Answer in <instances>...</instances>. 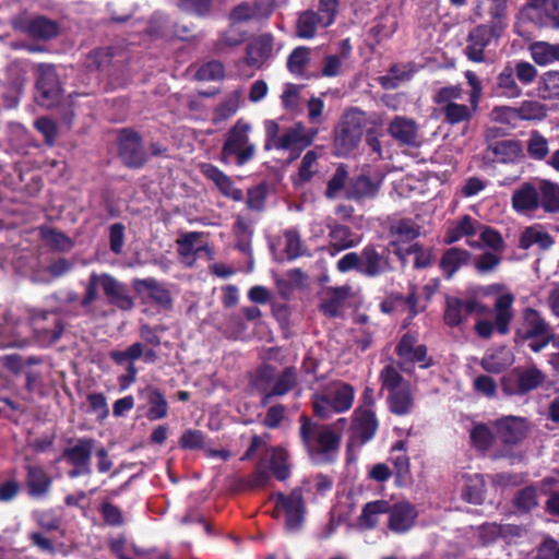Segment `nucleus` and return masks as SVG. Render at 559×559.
<instances>
[{"label":"nucleus","instance_id":"nucleus-1","mask_svg":"<svg viewBox=\"0 0 559 559\" xmlns=\"http://www.w3.org/2000/svg\"><path fill=\"white\" fill-rule=\"evenodd\" d=\"M346 427V419L341 418L332 426L317 425L308 417H301L300 438L309 455L314 460H321L340 447V433Z\"/></svg>","mask_w":559,"mask_h":559},{"label":"nucleus","instance_id":"nucleus-2","mask_svg":"<svg viewBox=\"0 0 559 559\" xmlns=\"http://www.w3.org/2000/svg\"><path fill=\"white\" fill-rule=\"evenodd\" d=\"M251 131V124L242 119L231 127L222 147L221 159L224 164L235 162L238 166H242L253 158L257 147L250 141Z\"/></svg>","mask_w":559,"mask_h":559},{"label":"nucleus","instance_id":"nucleus-3","mask_svg":"<svg viewBox=\"0 0 559 559\" xmlns=\"http://www.w3.org/2000/svg\"><path fill=\"white\" fill-rule=\"evenodd\" d=\"M464 90L459 86H447L440 88L433 96V102L440 107L444 121L450 124H457L469 121L478 108V103L468 100L464 104Z\"/></svg>","mask_w":559,"mask_h":559},{"label":"nucleus","instance_id":"nucleus-4","mask_svg":"<svg viewBox=\"0 0 559 559\" xmlns=\"http://www.w3.org/2000/svg\"><path fill=\"white\" fill-rule=\"evenodd\" d=\"M552 337L550 325L537 310L527 308L523 311V322L515 332L516 342L530 341L528 347L538 353L552 341Z\"/></svg>","mask_w":559,"mask_h":559},{"label":"nucleus","instance_id":"nucleus-5","mask_svg":"<svg viewBox=\"0 0 559 559\" xmlns=\"http://www.w3.org/2000/svg\"><path fill=\"white\" fill-rule=\"evenodd\" d=\"M354 388L347 383H335L326 392L313 400V412L322 418L329 419L334 414L347 412L354 402Z\"/></svg>","mask_w":559,"mask_h":559},{"label":"nucleus","instance_id":"nucleus-6","mask_svg":"<svg viewBox=\"0 0 559 559\" xmlns=\"http://www.w3.org/2000/svg\"><path fill=\"white\" fill-rule=\"evenodd\" d=\"M507 27V23H501L490 19L489 24H480L473 28L467 37L465 53L471 61H485V49L497 40Z\"/></svg>","mask_w":559,"mask_h":559},{"label":"nucleus","instance_id":"nucleus-7","mask_svg":"<svg viewBox=\"0 0 559 559\" xmlns=\"http://www.w3.org/2000/svg\"><path fill=\"white\" fill-rule=\"evenodd\" d=\"M497 439L503 448L492 454L493 457H506L510 454V448L523 441L528 432V426L524 418L506 416L492 421Z\"/></svg>","mask_w":559,"mask_h":559},{"label":"nucleus","instance_id":"nucleus-8","mask_svg":"<svg viewBox=\"0 0 559 559\" xmlns=\"http://www.w3.org/2000/svg\"><path fill=\"white\" fill-rule=\"evenodd\" d=\"M36 80V99L44 107H52L60 102L61 87L55 67L48 63L35 66Z\"/></svg>","mask_w":559,"mask_h":559},{"label":"nucleus","instance_id":"nucleus-9","mask_svg":"<svg viewBox=\"0 0 559 559\" xmlns=\"http://www.w3.org/2000/svg\"><path fill=\"white\" fill-rule=\"evenodd\" d=\"M318 134L317 128H307L304 123L297 122L285 129L275 144V150L289 151L290 158H297L301 151L310 146Z\"/></svg>","mask_w":559,"mask_h":559},{"label":"nucleus","instance_id":"nucleus-10","mask_svg":"<svg viewBox=\"0 0 559 559\" xmlns=\"http://www.w3.org/2000/svg\"><path fill=\"white\" fill-rule=\"evenodd\" d=\"M276 511L282 509L286 514L285 528L289 532L297 531L304 521L305 504L299 488H295L288 496L281 492L274 495Z\"/></svg>","mask_w":559,"mask_h":559},{"label":"nucleus","instance_id":"nucleus-11","mask_svg":"<svg viewBox=\"0 0 559 559\" xmlns=\"http://www.w3.org/2000/svg\"><path fill=\"white\" fill-rule=\"evenodd\" d=\"M14 28L26 35L43 40H49L59 33L58 24L45 16H19L13 22Z\"/></svg>","mask_w":559,"mask_h":559},{"label":"nucleus","instance_id":"nucleus-12","mask_svg":"<svg viewBox=\"0 0 559 559\" xmlns=\"http://www.w3.org/2000/svg\"><path fill=\"white\" fill-rule=\"evenodd\" d=\"M378 430V420L373 409L357 407L352 417V443L364 444L371 440Z\"/></svg>","mask_w":559,"mask_h":559},{"label":"nucleus","instance_id":"nucleus-13","mask_svg":"<svg viewBox=\"0 0 559 559\" xmlns=\"http://www.w3.org/2000/svg\"><path fill=\"white\" fill-rule=\"evenodd\" d=\"M386 514L388 527L395 534L408 532L415 525L418 516L416 508L407 501H402L393 506L389 502Z\"/></svg>","mask_w":559,"mask_h":559},{"label":"nucleus","instance_id":"nucleus-14","mask_svg":"<svg viewBox=\"0 0 559 559\" xmlns=\"http://www.w3.org/2000/svg\"><path fill=\"white\" fill-rule=\"evenodd\" d=\"M523 13L538 24L559 28V0H526Z\"/></svg>","mask_w":559,"mask_h":559},{"label":"nucleus","instance_id":"nucleus-15","mask_svg":"<svg viewBox=\"0 0 559 559\" xmlns=\"http://www.w3.org/2000/svg\"><path fill=\"white\" fill-rule=\"evenodd\" d=\"M273 36L262 34L248 45L245 62L252 69H260L273 57Z\"/></svg>","mask_w":559,"mask_h":559},{"label":"nucleus","instance_id":"nucleus-16","mask_svg":"<svg viewBox=\"0 0 559 559\" xmlns=\"http://www.w3.org/2000/svg\"><path fill=\"white\" fill-rule=\"evenodd\" d=\"M119 151L124 164L129 167H140L145 163V154L139 135L130 130L119 134Z\"/></svg>","mask_w":559,"mask_h":559},{"label":"nucleus","instance_id":"nucleus-17","mask_svg":"<svg viewBox=\"0 0 559 559\" xmlns=\"http://www.w3.org/2000/svg\"><path fill=\"white\" fill-rule=\"evenodd\" d=\"M480 311L481 307L475 299L462 300L456 297H448L444 321L450 326H457L466 320L468 314Z\"/></svg>","mask_w":559,"mask_h":559},{"label":"nucleus","instance_id":"nucleus-18","mask_svg":"<svg viewBox=\"0 0 559 559\" xmlns=\"http://www.w3.org/2000/svg\"><path fill=\"white\" fill-rule=\"evenodd\" d=\"M381 183L382 178L379 176L358 175L347 183L346 198L357 201L374 198L379 192Z\"/></svg>","mask_w":559,"mask_h":559},{"label":"nucleus","instance_id":"nucleus-19","mask_svg":"<svg viewBox=\"0 0 559 559\" xmlns=\"http://www.w3.org/2000/svg\"><path fill=\"white\" fill-rule=\"evenodd\" d=\"M513 210L519 214H530L540 207L537 181L525 182L515 189L511 199Z\"/></svg>","mask_w":559,"mask_h":559},{"label":"nucleus","instance_id":"nucleus-20","mask_svg":"<svg viewBox=\"0 0 559 559\" xmlns=\"http://www.w3.org/2000/svg\"><path fill=\"white\" fill-rule=\"evenodd\" d=\"M133 288L139 295L153 300L164 309H170L173 306L169 290L155 278L134 280Z\"/></svg>","mask_w":559,"mask_h":559},{"label":"nucleus","instance_id":"nucleus-21","mask_svg":"<svg viewBox=\"0 0 559 559\" xmlns=\"http://www.w3.org/2000/svg\"><path fill=\"white\" fill-rule=\"evenodd\" d=\"M389 510V501L379 499L367 502L357 516L353 527L360 532L374 530L383 514Z\"/></svg>","mask_w":559,"mask_h":559},{"label":"nucleus","instance_id":"nucleus-22","mask_svg":"<svg viewBox=\"0 0 559 559\" xmlns=\"http://www.w3.org/2000/svg\"><path fill=\"white\" fill-rule=\"evenodd\" d=\"M480 222L469 215H464L451 222L447 228L443 241L448 245L454 243L462 238L474 237L480 230Z\"/></svg>","mask_w":559,"mask_h":559},{"label":"nucleus","instance_id":"nucleus-23","mask_svg":"<svg viewBox=\"0 0 559 559\" xmlns=\"http://www.w3.org/2000/svg\"><path fill=\"white\" fill-rule=\"evenodd\" d=\"M103 292L109 302L121 310H130L134 306L127 287L109 274H103Z\"/></svg>","mask_w":559,"mask_h":559},{"label":"nucleus","instance_id":"nucleus-24","mask_svg":"<svg viewBox=\"0 0 559 559\" xmlns=\"http://www.w3.org/2000/svg\"><path fill=\"white\" fill-rule=\"evenodd\" d=\"M390 135L401 144L416 145L418 142V126L415 120L397 116L389 124Z\"/></svg>","mask_w":559,"mask_h":559},{"label":"nucleus","instance_id":"nucleus-25","mask_svg":"<svg viewBox=\"0 0 559 559\" xmlns=\"http://www.w3.org/2000/svg\"><path fill=\"white\" fill-rule=\"evenodd\" d=\"M203 175L212 180L218 190L227 198H230L235 201L242 200V191L237 189L231 179L225 175L221 169L211 164L202 165Z\"/></svg>","mask_w":559,"mask_h":559},{"label":"nucleus","instance_id":"nucleus-26","mask_svg":"<svg viewBox=\"0 0 559 559\" xmlns=\"http://www.w3.org/2000/svg\"><path fill=\"white\" fill-rule=\"evenodd\" d=\"M554 243V238L544 228V226L539 224L526 227L520 237V247L522 249H528L533 246H537L542 250H547Z\"/></svg>","mask_w":559,"mask_h":559},{"label":"nucleus","instance_id":"nucleus-27","mask_svg":"<svg viewBox=\"0 0 559 559\" xmlns=\"http://www.w3.org/2000/svg\"><path fill=\"white\" fill-rule=\"evenodd\" d=\"M472 260V254L461 248L448 249L441 260L440 267L448 278H451L461 267L468 265Z\"/></svg>","mask_w":559,"mask_h":559},{"label":"nucleus","instance_id":"nucleus-28","mask_svg":"<svg viewBox=\"0 0 559 559\" xmlns=\"http://www.w3.org/2000/svg\"><path fill=\"white\" fill-rule=\"evenodd\" d=\"M202 236L201 233L190 231L183 234L177 239L178 253L181 258V262L187 266H192L197 260V254L201 250H206L205 246H198L197 242Z\"/></svg>","mask_w":559,"mask_h":559},{"label":"nucleus","instance_id":"nucleus-29","mask_svg":"<svg viewBox=\"0 0 559 559\" xmlns=\"http://www.w3.org/2000/svg\"><path fill=\"white\" fill-rule=\"evenodd\" d=\"M360 272L376 276L390 270L388 259L379 254L372 247H366L360 255Z\"/></svg>","mask_w":559,"mask_h":559},{"label":"nucleus","instance_id":"nucleus-30","mask_svg":"<svg viewBox=\"0 0 559 559\" xmlns=\"http://www.w3.org/2000/svg\"><path fill=\"white\" fill-rule=\"evenodd\" d=\"M513 355L506 346H499L488 350L481 359V367L489 372H500L511 366Z\"/></svg>","mask_w":559,"mask_h":559},{"label":"nucleus","instance_id":"nucleus-31","mask_svg":"<svg viewBox=\"0 0 559 559\" xmlns=\"http://www.w3.org/2000/svg\"><path fill=\"white\" fill-rule=\"evenodd\" d=\"M514 296L511 293L500 295L495 302V323L500 334L509 332V324L513 318L512 305Z\"/></svg>","mask_w":559,"mask_h":559},{"label":"nucleus","instance_id":"nucleus-32","mask_svg":"<svg viewBox=\"0 0 559 559\" xmlns=\"http://www.w3.org/2000/svg\"><path fill=\"white\" fill-rule=\"evenodd\" d=\"M265 461L270 464L274 476L283 481L290 475V464L287 451L282 447H273L267 449Z\"/></svg>","mask_w":559,"mask_h":559},{"label":"nucleus","instance_id":"nucleus-33","mask_svg":"<svg viewBox=\"0 0 559 559\" xmlns=\"http://www.w3.org/2000/svg\"><path fill=\"white\" fill-rule=\"evenodd\" d=\"M539 205L548 213L559 212V185L547 179L537 180Z\"/></svg>","mask_w":559,"mask_h":559},{"label":"nucleus","instance_id":"nucleus-34","mask_svg":"<svg viewBox=\"0 0 559 559\" xmlns=\"http://www.w3.org/2000/svg\"><path fill=\"white\" fill-rule=\"evenodd\" d=\"M493 160L498 163H515L523 157V148L519 141L503 140L491 146Z\"/></svg>","mask_w":559,"mask_h":559},{"label":"nucleus","instance_id":"nucleus-35","mask_svg":"<svg viewBox=\"0 0 559 559\" xmlns=\"http://www.w3.org/2000/svg\"><path fill=\"white\" fill-rule=\"evenodd\" d=\"M93 445L92 439H80L73 447L63 451L62 457L74 466H90Z\"/></svg>","mask_w":559,"mask_h":559},{"label":"nucleus","instance_id":"nucleus-36","mask_svg":"<svg viewBox=\"0 0 559 559\" xmlns=\"http://www.w3.org/2000/svg\"><path fill=\"white\" fill-rule=\"evenodd\" d=\"M298 383L296 369L287 367L283 372L275 379L273 388L265 393L262 403L266 404L267 400L272 396H282L290 392L296 388Z\"/></svg>","mask_w":559,"mask_h":559},{"label":"nucleus","instance_id":"nucleus-37","mask_svg":"<svg viewBox=\"0 0 559 559\" xmlns=\"http://www.w3.org/2000/svg\"><path fill=\"white\" fill-rule=\"evenodd\" d=\"M329 239L330 248L334 250L331 252L332 254L352 248L357 243V240L353 238L350 229L340 224L330 226Z\"/></svg>","mask_w":559,"mask_h":559},{"label":"nucleus","instance_id":"nucleus-38","mask_svg":"<svg viewBox=\"0 0 559 559\" xmlns=\"http://www.w3.org/2000/svg\"><path fill=\"white\" fill-rule=\"evenodd\" d=\"M532 59L538 66H547L559 62V44H549L547 41H536L530 46Z\"/></svg>","mask_w":559,"mask_h":559},{"label":"nucleus","instance_id":"nucleus-39","mask_svg":"<svg viewBox=\"0 0 559 559\" xmlns=\"http://www.w3.org/2000/svg\"><path fill=\"white\" fill-rule=\"evenodd\" d=\"M390 411L399 416L407 415L414 406L413 393L411 386H403L395 390L388 397Z\"/></svg>","mask_w":559,"mask_h":559},{"label":"nucleus","instance_id":"nucleus-40","mask_svg":"<svg viewBox=\"0 0 559 559\" xmlns=\"http://www.w3.org/2000/svg\"><path fill=\"white\" fill-rule=\"evenodd\" d=\"M319 27H328L314 11L302 12L296 24V35L302 39L313 38Z\"/></svg>","mask_w":559,"mask_h":559},{"label":"nucleus","instance_id":"nucleus-41","mask_svg":"<svg viewBox=\"0 0 559 559\" xmlns=\"http://www.w3.org/2000/svg\"><path fill=\"white\" fill-rule=\"evenodd\" d=\"M50 478L41 467L27 466V485L31 496L41 497L46 495L50 488Z\"/></svg>","mask_w":559,"mask_h":559},{"label":"nucleus","instance_id":"nucleus-42","mask_svg":"<svg viewBox=\"0 0 559 559\" xmlns=\"http://www.w3.org/2000/svg\"><path fill=\"white\" fill-rule=\"evenodd\" d=\"M472 444L475 449L481 452H487L492 449L497 439V435L492 429L483 423L475 424L469 431Z\"/></svg>","mask_w":559,"mask_h":559},{"label":"nucleus","instance_id":"nucleus-43","mask_svg":"<svg viewBox=\"0 0 559 559\" xmlns=\"http://www.w3.org/2000/svg\"><path fill=\"white\" fill-rule=\"evenodd\" d=\"M350 289L346 286L333 288L328 293V297L321 305V310L328 317H337L341 312L344 301L349 297Z\"/></svg>","mask_w":559,"mask_h":559},{"label":"nucleus","instance_id":"nucleus-44","mask_svg":"<svg viewBox=\"0 0 559 559\" xmlns=\"http://www.w3.org/2000/svg\"><path fill=\"white\" fill-rule=\"evenodd\" d=\"M514 74L513 67L507 64L497 78V88L504 97L516 98L522 94V90L515 82Z\"/></svg>","mask_w":559,"mask_h":559},{"label":"nucleus","instance_id":"nucleus-45","mask_svg":"<svg viewBox=\"0 0 559 559\" xmlns=\"http://www.w3.org/2000/svg\"><path fill=\"white\" fill-rule=\"evenodd\" d=\"M361 136L362 134L353 130L340 128L334 141L336 154L340 156H346L352 153L360 143Z\"/></svg>","mask_w":559,"mask_h":559},{"label":"nucleus","instance_id":"nucleus-46","mask_svg":"<svg viewBox=\"0 0 559 559\" xmlns=\"http://www.w3.org/2000/svg\"><path fill=\"white\" fill-rule=\"evenodd\" d=\"M480 240H467V245L472 248H480L481 245L488 246L495 252L503 250L504 242L498 231L495 229L484 226L480 224V230L478 231Z\"/></svg>","mask_w":559,"mask_h":559},{"label":"nucleus","instance_id":"nucleus-47","mask_svg":"<svg viewBox=\"0 0 559 559\" xmlns=\"http://www.w3.org/2000/svg\"><path fill=\"white\" fill-rule=\"evenodd\" d=\"M318 153L316 151H308L300 163L298 174L294 179L296 186H301L311 180L312 176L318 173Z\"/></svg>","mask_w":559,"mask_h":559},{"label":"nucleus","instance_id":"nucleus-48","mask_svg":"<svg viewBox=\"0 0 559 559\" xmlns=\"http://www.w3.org/2000/svg\"><path fill=\"white\" fill-rule=\"evenodd\" d=\"M310 49L304 46L295 48L287 60L288 70L296 75L302 74L310 61Z\"/></svg>","mask_w":559,"mask_h":559},{"label":"nucleus","instance_id":"nucleus-49","mask_svg":"<svg viewBox=\"0 0 559 559\" xmlns=\"http://www.w3.org/2000/svg\"><path fill=\"white\" fill-rule=\"evenodd\" d=\"M539 92L544 98L559 99V71H548L543 74Z\"/></svg>","mask_w":559,"mask_h":559},{"label":"nucleus","instance_id":"nucleus-50","mask_svg":"<svg viewBox=\"0 0 559 559\" xmlns=\"http://www.w3.org/2000/svg\"><path fill=\"white\" fill-rule=\"evenodd\" d=\"M347 170L344 165H340L331 179L328 181L325 195L329 199L336 198L342 191L346 192Z\"/></svg>","mask_w":559,"mask_h":559},{"label":"nucleus","instance_id":"nucleus-51","mask_svg":"<svg viewBox=\"0 0 559 559\" xmlns=\"http://www.w3.org/2000/svg\"><path fill=\"white\" fill-rule=\"evenodd\" d=\"M380 380L382 383V389H386L390 393L394 392L395 390H401L403 386L409 385L407 382H404L397 369L391 365L385 366L382 369L380 373Z\"/></svg>","mask_w":559,"mask_h":559},{"label":"nucleus","instance_id":"nucleus-52","mask_svg":"<svg viewBox=\"0 0 559 559\" xmlns=\"http://www.w3.org/2000/svg\"><path fill=\"white\" fill-rule=\"evenodd\" d=\"M391 233L401 241H411L420 235V227L411 219H401L391 227Z\"/></svg>","mask_w":559,"mask_h":559},{"label":"nucleus","instance_id":"nucleus-53","mask_svg":"<svg viewBox=\"0 0 559 559\" xmlns=\"http://www.w3.org/2000/svg\"><path fill=\"white\" fill-rule=\"evenodd\" d=\"M545 380L543 372L536 367H530L519 377V388L523 392L536 389Z\"/></svg>","mask_w":559,"mask_h":559},{"label":"nucleus","instance_id":"nucleus-54","mask_svg":"<svg viewBox=\"0 0 559 559\" xmlns=\"http://www.w3.org/2000/svg\"><path fill=\"white\" fill-rule=\"evenodd\" d=\"M150 409L147 418L151 420L162 419L167 416L168 404L158 391H152L148 397Z\"/></svg>","mask_w":559,"mask_h":559},{"label":"nucleus","instance_id":"nucleus-55","mask_svg":"<svg viewBox=\"0 0 559 559\" xmlns=\"http://www.w3.org/2000/svg\"><path fill=\"white\" fill-rule=\"evenodd\" d=\"M548 141L537 131H533L527 142V152L535 159H543L548 154Z\"/></svg>","mask_w":559,"mask_h":559},{"label":"nucleus","instance_id":"nucleus-56","mask_svg":"<svg viewBox=\"0 0 559 559\" xmlns=\"http://www.w3.org/2000/svg\"><path fill=\"white\" fill-rule=\"evenodd\" d=\"M516 108L521 120H540L546 116L544 106L538 102H523Z\"/></svg>","mask_w":559,"mask_h":559},{"label":"nucleus","instance_id":"nucleus-57","mask_svg":"<svg viewBox=\"0 0 559 559\" xmlns=\"http://www.w3.org/2000/svg\"><path fill=\"white\" fill-rule=\"evenodd\" d=\"M364 123L365 114L357 108H352L344 114L340 128L362 134Z\"/></svg>","mask_w":559,"mask_h":559},{"label":"nucleus","instance_id":"nucleus-58","mask_svg":"<svg viewBox=\"0 0 559 559\" xmlns=\"http://www.w3.org/2000/svg\"><path fill=\"white\" fill-rule=\"evenodd\" d=\"M143 355V345L142 343H133L129 347L123 350H114L110 353L111 359L116 364H123L126 361H130L132 364L134 360L141 358Z\"/></svg>","mask_w":559,"mask_h":559},{"label":"nucleus","instance_id":"nucleus-59","mask_svg":"<svg viewBox=\"0 0 559 559\" xmlns=\"http://www.w3.org/2000/svg\"><path fill=\"white\" fill-rule=\"evenodd\" d=\"M514 504L521 511H531L538 504L536 489L534 487H526L520 490L514 498Z\"/></svg>","mask_w":559,"mask_h":559},{"label":"nucleus","instance_id":"nucleus-60","mask_svg":"<svg viewBox=\"0 0 559 559\" xmlns=\"http://www.w3.org/2000/svg\"><path fill=\"white\" fill-rule=\"evenodd\" d=\"M195 75L201 81H216L224 76V67L219 61H210L201 66Z\"/></svg>","mask_w":559,"mask_h":559},{"label":"nucleus","instance_id":"nucleus-61","mask_svg":"<svg viewBox=\"0 0 559 559\" xmlns=\"http://www.w3.org/2000/svg\"><path fill=\"white\" fill-rule=\"evenodd\" d=\"M484 480L481 477L476 475L469 479V484L466 486L464 491L465 499L471 503H481L484 500Z\"/></svg>","mask_w":559,"mask_h":559},{"label":"nucleus","instance_id":"nucleus-62","mask_svg":"<svg viewBox=\"0 0 559 559\" xmlns=\"http://www.w3.org/2000/svg\"><path fill=\"white\" fill-rule=\"evenodd\" d=\"M179 443L183 449L200 450L204 448L205 438L202 431L188 429L182 433Z\"/></svg>","mask_w":559,"mask_h":559},{"label":"nucleus","instance_id":"nucleus-63","mask_svg":"<svg viewBox=\"0 0 559 559\" xmlns=\"http://www.w3.org/2000/svg\"><path fill=\"white\" fill-rule=\"evenodd\" d=\"M41 236L47 245L58 250H68L72 246L71 240L64 234L53 229L43 230Z\"/></svg>","mask_w":559,"mask_h":559},{"label":"nucleus","instance_id":"nucleus-64","mask_svg":"<svg viewBox=\"0 0 559 559\" xmlns=\"http://www.w3.org/2000/svg\"><path fill=\"white\" fill-rule=\"evenodd\" d=\"M301 86L287 83L281 96L283 106L288 110H295L299 106Z\"/></svg>","mask_w":559,"mask_h":559}]
</instances>
